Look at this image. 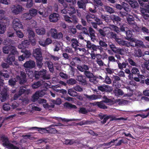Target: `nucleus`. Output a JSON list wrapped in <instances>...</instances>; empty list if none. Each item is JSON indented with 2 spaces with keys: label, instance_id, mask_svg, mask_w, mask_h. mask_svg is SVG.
<instances>
[{
  "label": "nucleus",
  "instance_id": "58",
  "mask_svg": "<svg viewBox=\"0 0 149 149\" xmlns=\"http://www.w3.org/2000/svg\"><path fill=\"white\" fill-rule=\"evenodd\" d=\"M108 45L112 51L114 53L117 48L114 44L111 42H109Z\"/></svg>",
  "mask_w": 149,
  "mask_h": 149
},
{
  "label": "nucleus",
  "instance_id": "43",
  "mask_svg": "<svg viewBox=\"0 0 149 149\" xmlns=\"http://www.w3.org/2000/svg\"><path fill=\"white\" fill-rule=\"evenodd\" d=\"M64 106L68 109H76L77 108L76 105H72L68 102H65L64 104Z\"/></svg>",
  "mask_w": 149,
  "mask_h": 149
},
{
  "label": "nucleus",
  "instance_id": "20",
  "mask_svg": "<svg viewBox=\"0 0 149 149\" xmlns=\"http://www.w3.org/2000/svg\"><path fill=\"white\" fill-rule=\"evenodd\" d=\"M24 88H25V87H21L19 89V91L17 94H20V95H22V94L25 93L27 95H28L30 93V90L29 89L26 90Z\"/></svg>",
  "mask_w": 149,
  "mask_h": 149
},
{
  "label": "nucleus",
  "instance_id": "9",
  "mask_svg": "<svg viewBox=\"0 0 149 149\" xmlns=\"http://www.w3.org/2000/svg\"><path fill=\"white\" fill-rule=\"evenodd\" d=\"M60 17L58 14L54 13L51 14L49 17V19L50 22L54 23L57 22L59 19Z\"/></svg>",
  "mask_w": 149,
  "mask_h": 149
},
{
  "label": "nucleus",
  "instance_id": "21",
  "mask_svg": "<svg viewBox=\"0 0 149 149\" xmlns=\"http://www.w3.org/2000/svg\"><path fill=\"white\" fill-rule=\"evenodd\" d=\"M94 105L97 106L98 107L102 109H107V107L104 105V103L102 102H94Z\"/></svg>",
  "mask_w": 149,
  "mask_h": 149
},
{
  "label": "nucleus",
  "instance_id": "63",
  "mask_svg": "<svg viewBox=\"0 0 149 149\" xmlns=\"http://www.w3.org/2000/svg\"><path fill=\"white\" fill-rule=\"evenodd\" d=\"M76 83V80L74 79H71L67 80V83L69 84L73 85L75 84Z\"/></svg>",
  "mask_w": 149,
  "mask_h": 149
},
{
  "label": "nucleus",
  "instance_id": "46",
  "mask_svg": "<svg viewBox=\"0 0 149 149\" xmlns=\"http://www.w3.org/2000/svg\"><path fill=\"white\" fill-rule=\"evenodd\" d=\"M134 56L136 57H140L142 55V53L140 49H138L137 50H135L134 53Z\"/></svg>",
  "mask_w": 149,
  "mask_h": 149
},
{
  "label": "nucleus",
  "instance_id": "32",
  "mask_svg": "<svg viewBox=\"0 0 149 149\" xmlns=\"http://www.w3.org/2000/svg\"><path fill=\"white\" fill-rule=\"evenodd\" d=\"M71 46L74 48L76 49L77 46H79V42L77 39L73 38L71 40Z\"/></svg>",
  "mask_w": 149,
  "mask_h": 149
},
{
  "label": "nucleus",
  "instance_id": "14",
  "mask_svg": "<svg viewBox=\"0 0 149 149\" xmlns=\"http://www.w3.org/2000/svg\"><path fill=\"white\" fill-rule=\"evenodd\" d=\"M89 35L92 41L94 42L96 40V37L95 35V31L91 27L89 28Z\"/></svg>",
  "mask_w": 149,
  "mask_h": 149
},
{
  "label": "nucleus",
  "instance_id": "3",
  "mask_svg": "<svg viewBox=\"0 0 149 149\" xmlns=\"http://www.w3.org/2000/svg\"><path fill=\"white\" fill-rule=\"evenodd\" d=\"M1 139L3 143V145L8 149H19L18 147L9 142L8 138L4 135L1 137Z\"/></svg>",
  "mask_w": 149,
  "mask_h": 149
},
{
  "label": "nucleus",
  "instance_id": "29",
  "mask_svg": "<svg viewBox=\"0 0 149 149\" xmlns=\"http://www.w3.org/2000/svg\"><path fill=\"white\" fill-rule=\"evenodd\" d=\"M127 21L128 24L130 25V26L135 23L134 21V18L132 16H130V17H128L127 18Z\"/></svg>",
  "mask_w": 149,
  "mask_h": 149
},
{
  "label": "nucleus",
  "instance_id": "25",
  "mask_svg": "<svg viewBox=\"0 0 149 149\" xmlns=\"http://www.w3.org/2000/svg\"><path fill=\"white\" fill-rule=\"evenodd\" d=\"M101 18L103 21L106 22H110L111 21V18L108 15L102 14L101 15Z\"/></svg>",
  "mask_w": 149,
  "mask_h": 149
},
{
  "label": "nucleus",
  "instance_id": "59",
  "mask_svg": "<svg viewBox=\"0 0 149 149\" xmlns=\"http://www.w3.org/2000/svg\"><path fill=\"white\" fill-rule=\"evenodd\" d=\"M72 60L74 61V63L77 66V65H79V64L81 63V62L80 58L77 57H76L73 58Z\"/></svg>",
  "mask_w": 149,
  "mask_h": 149
},
{
  "label": "nucleus",
  "instance_id": "37",
  "mask_svg": "<svg viewBox=\"0 0 149 149\" xmlns=\"http://www.w3.org/2000/svg\"><path fill=\"white\" fill-rule=\"evenodd\" d=\"M108 116L110 117V121H111L114 120H127V118H125L123 117H120L117 118L115 116H112L111 115H109Z\"/></svg>",
  "mask_w": 149,
  "mask_h": 149
},
{
  "label": "nucleus",
  "instance_id": "50",
  "mask_svg": "<svg viewBox=\"0 0 149 149\" xmlns=\"http://www.w3.org/2000/svg\"><path fill=\"white\" fill-rule=\"evenodd\" d=\"M29 12L32 17L36 16L38 13V10L35 8H31Z\"/></svg>",
  "mask_w": 149,
  "mask_h": 149
},
{
  "label": "nucleus",
  "instance_id": "64",
  "mask_svg": "<svg viewBox=\"0 0 149 149\" xmlns=\"http://www.w3.org/2000/svg\"><path fill=\"white\" fill-rule=\"evenodd\" d=\"M16 80L15 79H11L9 80V84L11 86H13L15 84Z\"/></svg>",
  "mask_w": 149,
  "mask_h": 149
},
{
  "label": "nucleus",
  "instance_id": "19",
  "mask_svg": "<svg viewBox=\"0 0 149 149\" xmlns=\"http://www.w3.org/2000/svg\"><path fill=\"white\" fill-rule=\"evenodd\" d=\"M112 20L114 23H116V24H120V22L121 19L118 16L114 15H111V20Z\"/></svg>",
  "mask_w": 149,
  "mask_h": 149
},
{
  "label": "nucleus",
  "instance_id": "44",
  "mask_svg": "<svg viewBox=\"0 0 149 149\" xmlns=\"http://www.w3.org/2000/svg\"><path fill=\"white\" fill-rule=\"evenodd\" d=\"M50 32L51 36L55 39L56 37V35L57 33V30L55 29H51L50 30Z\"/></svg>",
  "mask_w": 149,
  "mask_h": 149
},
{
  "label": "nucleus",
  "instance_id": "55",
  "mask_svg": "<svg viewBox=\"0 0 149 149\" xmlns=\"http://www.w3.org/2000/svg\"><path fill=\"white\" fill-rule=\"evenodd\" d=\"M10 46H5L3 48V53L8 54L9 53L10 50Z\"/></svg>",
  "mask_w": 149,
  "mask_h": 149
},
{
  "label": "nucleus",
  "instance_id": "40",
  "mask_svg": "<svg viewBox=\"0 0 149 149\" xmlns=\"http://www.w3.org/2000/svg\"><path fill=\"white\" fill-rule=\"evenodd\" d=\"M36 31L37 34L40 35H44L46 32L45 29L43 28L36 29Z\"/></svg>",
  "mask_w": 149,
  "mask_h": 149
},
{
  "label": "nucleus",
  "instance_id": "45",
  "mask_svg": "<svg viewBox=\"0 0 149 149\" xmlns=\"http://www.w3.org/2000/svg\"><path fill=\"white\" fill-rule=\"evenodd\" d=\"M27 31L29 33V40L31 41L32 38H33L35 36V33L31 29H29Z\"/></svg>",
  "mask_w": 149,
  "mask_h": 149
},
{
  "label": "nucleus",
  "instance_id": "48",
  "mask_svg": "<svg viewBox=\"0 0 149 149\" xmlns=\"http://www.w3.org/2000/svg\"><path fill=\"white\" fill-rule=\"evenodd\" d=\"M42 83L41 81H38L34 83L32 85V88L33 89H36L38 88L39 87L41 86Z\"/></svg>",
  "mask_w": 149,
  "mask_h": 149
},
{
  "label": "nucleus",
  "instance_id": "6",
  "mask_svg": "<svg viewBox=\"0 0 149 149\" xmlns=\"http://www.w3.org/2000/svg\"><path fill=\"white\" fill-rule=\"evenodd\" d=\"M64 20L68 23H76L77 22V18L75 15H73L71 17L68 15L64 16Z\"/></svg>",
  "mask_w": 149,
  "mask_h": 149
},
{
  "label": "nucleus",
  "instance_id": "1",
  "mask_svg": "<svg viewBox=\"0 0 149 149\" xmlns=\"http://www.w3.org/2000/svg\"><path fill=\"white\" fill-rule=\"evenodd\" d=\"M86 41V47L87 49H93L96 52L97 50L100 51V53L104 52V49L102 47L105 48L107 47L108 45L107 44L102 40L99 41V45H96L94 44H92L90 41L89 40H85Z\"/></svg>",
  "mask_w": 149,
  "mask_h": 149
},
{
  "label": "nucleus",
  "instance_id": "8",
  "mask_svg": "<svg viewBox=\"0 0 149 149\" xmlns=\"http://www.w3.org/2000/svg\"><path fill=\"white\" fill-rule=\"evenodd\" d=\"M78 75L77 76V80L79 82L85 84L86 83V80L85 78L86 77L88 78H91L94 75Z\"/></svg>",
  "mask_w": 149,
  "mask_h": 149
},
{
  "label": "nucleus",
  "instance_id": "22",
  "mask_svg": "<svg viewBox=\"0 0 149 149\" xmlns=\"http://www.w3.org/2000/svg\"><path fill=\"white\" fill-rule=\"evenodd\" d=\"M21 76L20 77L19 75H17L16 78L19 79V83L21 84L26 82V75H21Z\"/></svg>",
  "mask_w": 149,
  "mask_h": 149
},
{
  "label": "nucleus",
  "instance_id": "27",
  "mask_svg": "<svg viewBox=\"0 0 149 149\" xmlns=\"http://www.w3.org/2000/svg\"><path fill=\"white\" fill-rule=\"evenodd\" d=\"M3 44L5 46H10L12 45H14L15 44V42L9 40L8 38H6L4 40Z\"/></svg>",
  "mask_w": 149,
  "mask_h": 149
},
{
  "label": "nucleus",
  "instance_id": "57",
  "mask_svg": "<svg viewBox=\"0 0 149 149\" xmlns=\"http://www.w3.org/2000/svg\"><path fill=\"white\" fill-rule=\"evenodd\" d=\"M45 93L46 91L44 90H41L40 91H38L36 92L35 94L40 95V97H42L45 94Z\"/></svg>",
  "mask_w": 149,
  "mask_h": 149
},
{
  "label": "nucleus",
  "instance_id": "61",
  "mask_svg": "<svg viewBox=\"0 0 149 149\" xmlns=\"http://www.w3.org/2000/svg\"><path fill=\"white\" fill-rule=\"evenodd\" d=\"M126 37L125 39L126 40H129L132 37V33L131 31L128 30L126 32Z\"/></svg>",
  "mask_w": 149,
  "mask_h": 149
},
{
  "label": "nucleus",
  "instance_id": "49",
  "mask_svg": "<svg viewBox=\"0 0 149 149\" xmlns=\"http://www.w3.org/2000/svg\"><path fill=\"white\" fill-rule=\"evenodd\" d=\"M96 9L97 7L96 6L93 4H91L89 8V10L92 13H95L97 11Z\"/></svg>",
  "mask_w": 149,
  "mask_h": 149
},
{
  "label": "nucleus",
  "instance_id": "23",
  "mask_svg": "<svg viewBox=\"0 0 149 149\" xmlns=\"http://www.w3.org/2000/svg\"><path fill=\"white\" fill-rule=\"evenodd\" d=\"M106 28L109 29L111 30H113L117 33H119L120 31L118 27L113 24L110 25L109 27H105L103 29H105Z\"/></svg>",
  "mask_w": 149,
  "mask_h": 149
},
{
  "label": "nucleus",
  "instance_id": "24",
  "mask_svg": "<svg viewBox=\"0 0 149 149\" xmlns=\"http://www.w3.org/2000/svg\"><path fill=\"white\" fill-rule=\"evenodd\" d=\"M10 53L9 54H11L14 56L15 55H18V52L16 48L13 45L10 46Z\"/></svg>",
  "mask_w": 149,
  "mask_h": 149
},
{
  "label": "nucleus",
  "instance_id": "35",
  "mask_svg": "<svg viewBox=\"0 0 149 149\" xmlns=\"http://www.w3.org/2000/svg\"><path fill=\"white\" fill-rule=\"evenodd\" d=\"M104 8L106 12L110 14L113 13L115 12L114 9L109 6H104Z\"/></svg>",
  "mask_w": 149,
  "mask_h": 149
},
{
  "label": "nucleus",
  "instance_id": "30",
  "mask_svg": "<svg viewBox=\"0 0 149 149\" xmlns=\"http://www.w3.org/2000/svg\"><path fill=\"white\" fill-rule=\"evenodd\" d=\"M117 63L118 64V68L120 70H123L124 68H126L127 65L128 64V63H126L124 62L121 63L119 60L117 61Z\"/></svg>",
  "mask_w": 149,
  "mask_h": 149
},
{
  "label": "nucleus",
  "instance_id": "31",
  "mask_svg": "<svg viewBox=\"0 0 149 149\" xmlns=\"http://www.w3.org/2000/svg\"><path fill=\"white\" fill-rule=\"evenodd\" d=\"M85 97L87 99L90 101L92 100H95L98 99L97 95L94 94H92L91 95H88L86 94L85 95Z\"/></svg>",
  "mask_w": 149,
  "mask_h": 149
},
{
  "label": "nucleus",
  "instance_id": "52",
  "mask_svg": "<svg viewBox=\"0 0 149 149\" xmlns=\"http://www.w3.org/2000/svg\"><path fill=\"white\" fill-rule=\"evenodd\" d=\"M138 77L134 78V80L136 81H142V82L144 83V80H142V79H144L145 78V76H144V75H138Z\"/></svg>",
  "mask_w": 149,
  "mask_h": 149
},
{
  "label": "nucleus",
  "instance_id": "42",
  "mask_svg": "<svg viewBox=\"0 0 149 149\" xmlns=\"http://www.w3.org/2000/svg\"><path fill=\"white\" fill-rule=\"evenodd\" d=\"M9 77V75H0V91L1 88L3 87V85L4 84L3 82V80L2 79V78H8Z\"/></svg>",
  "mask_w": 149,
  "mask_h": 149
},
{
  "label": "nucleus",
  "instance_id": "41",
  "mask_svg": "<svg viewBox=\"0 0 149 149\" xmlns=\"http://www.w3.org/2000/svg\"><path fill=\"white\" fill-rule=\"evenodd\" d=\"M67 10L68 11V13L70 16H71L72 14H75L76 12L74 8L72 7H67Z\"/></svg>",
  "mask_w": 149,
  "mask_h": 149
},
{
  "label": "nucleus",
  "instance_id": "15",
  "mask_svg": "<svg viewBox=\"0 0 149 149\" xmlns=\"http://www.w3.org/2000/svg\"><path fill=\"white\" fill-rule=\"evenodd\" d=\"M24 66L25 67L32 68L35 66V62L32 60H29L26 61L24 64Z\"/></svg>",
  "mask_w": 149,
  "mask_h": 149
},
{
  "label": "nucleus",
  "instance_id": "26",
  "mask_svg": "<svg viewBox=\"0 0 149 149\" xmlns=\"http://www.w3.org/2000/svg\"><path fill=\"white\" fill-rule=\"evenodd\" d=\"M80 1H79L77 2V3L78 6L79 8H82L83 10H85L86 7L85 4L87 3H85L84 1L85 0H80Z\"/></svg>",
  "mask_w": 149,
  "mask_h": 149
},
{
  "label": "nucleus",
  "instance_id": "36",
  "mask_svg": "<svg viewBox=\"0 0 149 149\" xmlns=\"http://www.w3.org/2000/svg\"><path fill=\"white\" fill-rule=\"evenodd\" d=\"M46 64L47 65L49 71L52 72L54 71L53 63L50 61H47L46 62Z\"/></svg>",
  "mask_w": 149,
  "mask_h": 149
},
{
  "label": "nucleus",
  "instance_id": "11",
  "mask_svg": "<svg viewBox=\"0 0 149 149\" xmlns=\"http://www.w3.org/2000/svg\"><path fill=\"white\" fill-rule=\"evenodd\" d=\"M7 22V19L3 18L0 21V34H3L5 32L6 27V25L5 24Z\"/></svg>",
  "mask_w": 149,
  "mask_h": 149
},
{
  "label": "nucleus",
  "instance_id": "18",
  "mask_svg": "<svg viewBox=\"0 0 149 149\" xmlns=\"http://www.w3.org/2000/svg\"><path fill=\"white\" fill-rule=\"evenodd\" d=\"M142 41L138 40H136L135 44L132 42H130V48L131 49V50H133L134 49V47L139 46L142 44Z\"/></svg>",
  "mask_w": 149,
  "mask_h": 149
},
{
  "label": "nucleus",
  "instance_id": "54",
  "mask_svg": "<svg viewBox=\"0 0 149 149\" xmlns=\"http://www.w3.org/2000/svg\"><path fill=\"white\" fill-rule=\"evenodd\" d=\"M131 27L132 28L133 31L136 32H139L140 31L141 27H139L137 25V24L135 23Z\"/></svg>",
  "mask_w": 149,
  "mask_h": 149
},
{
  "label": "nucleus",
  "instance_id": "7",
  "mask_svg": "<svg viewBox=\"0 0 149 149\" xmlns=\"http://www.w3.org/2000/svg\"><path fill=\"white\" fill-rule=\"evenodd\" d=\"M11 10L12 13L17 15L22 11V7L19 5H14L11 7Z\"/></svg>",
  "mask_w": 149,
  "mask_h": 149
},
{
  "label": "nucleus",
  "instance_id": "34",
  "mask_svg": "<svg viewBox=\"0 0 149 149\" xmlns=\"http://www.w3.org/2000/svg\"><path fill=\"white\" fill-rule=\"evenodd\" d=\"M108 38L110 39H113L116 41L118 39L116 34L114 32H111L109 33L108 34Z\"/></svg>",
  "mask_w": 149,
  "mask_h": 149
},
{
  "label": "nucleus",
  "instance_id": "56",
  "mask_svg": "<svg viewBox=\"0 0 149 149\" xmlns=\"http://www.w3.org/2000/svg\"><path fill=\"white\" fill-rule=\"evenodd\" d=\"M61 120L62 121L66 122L72 121H80L81 120V119H68L65 118H61Z\"/></svg>",
  "mask_w": 149,
  "mask_h": 149
},
{
  "label": "nucleus",
  "instance_id": "39",
  "mask_svg": "<svg viewBox=\"0 0 149 149\" xmlns=\"http://www.w3.org/2000/svg\"><path fill=\"white\" fill-rule=\"evenodd\" d=\"M113 91V93H114L115 95L117 96L122 95H123V91L121 89L118 88L115 89Z\"/></svg>",
  "mask_w": 149,
  "mask_h": 149
},
{
  "label": "nucleus",
  "instance_id": "13",
  "mask_svg": "<svg viewBox=\"0 0 149 149\" xmlns=\"http://www.w3.org/2000/svg\"><path fill=\"white\" fill-rule=\"evenodd\" d=\"M116 41L120 46H126L130 48V42L126 40L121 39L118 38Z\"/></svg>",
  "mask_w": 149,
  "mask_h": 149
},
{
  "label": "nucleus",
  "instance_id": "17",
  "mask_svg": "<svg viewBox=\"0 0 149 149\" xmlns=\"http://www.w3.org/2000/svg\"><path fill=\"white\" fill-rule=\"evenodd\" d=\"M29 45V41L28 40H25L22 41L21 43L18 46L19 49H22L28 47Z\"/></svg>",
  "mask_w": 149,
  "mask_h": 149
},
{
  "label": "nucleus",
  "instance_id": "16",
  "mask_svg": "<svg viewBox=\"0 0 149 149\" xmlns=\"http://www.w3.org/2000/svg\"><path fill=\"white\" fill-rule=\"evenodd\" d=\"M15 56L11 54H9L7 58L6 61L8 64L10 65H12L13 62L15 61Z\"/></svg>",
  "mask_w": 149,
  "mask_h": 149
},
{
  "label": "nucleus",
  "instance_id": "2",
  "mask_svg": "<svg viewBox=\"0 0 149 149\" xmlns=\"http://www.w3.org/2000/svg\"><path fill=\"white\" fill-rule=\"evenodd\" d=\"M58 125H51L49 127L46 128H39L36 127H29L28 129L29 130H37L38 131L43 132L45 133H48L51 134H56L57 133V130L54 128L55 126H57Z\"/></svg>",
  "mask_w": 149,
  "mask_h": 149
},
{
  "label": "nucleus",
  "instance_id": "33",
  "mask_svg": "<svg viewBox=\"0 0 149 149\" xmlns=\"http://www.w3.org/2000/svg\"><path fill=\"white\" fill-rule=\"evenodd\" d=\"M131 7L133 8H137L139 7V4L136 1H133L131 0H129L128 1Z\"/></svg>",
  "mask_w": 149,
  "mask_h": 149
},
{
  "label": "nucleus",
  "instance_id": "5",
  "mask_svg": "<svg viewBox=\"0 0 149 149\" xmlns=\"http://www.w3.org/2000/svg\"><path fill=\"white\" fill-rule=\"evenodd\" d=\"M21 52L23 53V54L22 55L18 56V57L19 61H23L25 58L29 57L31 55L30 52L28 50L22 49L21 50Z\"/></svg>",
  "mask_w": 149,
  "mask_h": 149
},
{
  "label": "nucleus",
  "instance_id": "12",
  "mask_svg": "<svg viewBox=\"0 0 149 149\" xmlns=\"http://www.w3.org/2000/svg\"><path fill=\"white\" fill-rule=\"evenodd\" d=\"M8 95L7 92V89L4 88L2 91L1 92V102H3L6 100V99L8 97Z\"/></svg>",
  "mask_w": 149,
  "mask_h": 149
},
{
  "label": "nucleus",
  "instance_id": "4",
  "mask_svg": "<svg viewBox=\"0 0 149 149\" xmlns=\"http://www.w3.org/2000/svg\"><path fill=\"white\" fill-rule=\"evenodd\" d=\"M13 26L15 31H17L18 29H22L23 27L22 24L20 22L19 20L17 18L14 19L13 22Z\"/></svg>",
  "mask_w": 149,
  "mask_h": 149
},
{
  "label": "nucleus",
  "instance_id": "28",
  "mask_svg": "<svg viewBox=\"0 0 149 149\" xmlns=\"http://www.w3.org/2000/svg\"><path fill=\"white\" fill-rule=\"evenodd\" d=\"M96 17L94 15L90 13L86 15V19L88 22L89 23L90 22L92 21L93 20H95Z\"/></svg>",
  "mask_w": 149,
  "mask_h": 149
},
{
  "label": "nucleus",
  "instance_id": "47",
  "mask_svg": "<svg viewBox=\"0 0 149 149\" xmlns=\"http://www.w3.org/2000/svg\"><path fill=\"white\" fill-rule=\"evenodd\" d=\"M36 64L38 67L40 68L43 65V63L42 61L43 60L42 58L36 59Z\"/></svg>",
  "mask_w": 149,
  "mask_h": 149
},
{
  "label": "nucleus",
  "instance_id": "53",
  "mask_svg": "<svg viewBox=\"0 0 149 149\" xmlns=\"http://www.w3.org/2000/svg\"><path fill=\"white\" fill-rule=\"evenodd\" d=\"M115 53H118L119 54L123 55L124 54L125 52L124 49L123 48H117L114 52Z\"/></svg>",
  "mask_w": 149,
  "mask_h": 149
},
{
  "label": "nucleus",
  "instance_id": "38",
  "mask_svg": "<svg viewBox=\"0 0 149 149\" xmlns=\"http://www.w3.org/2000/svg\"><path fill=\"white\" fill-rule=\"evenodd\" d=\"M83 66L85 74H92L91 72L89 71V68L87 65L84 64L83 65Z\"/></svg>",
  "mask_w": 149,
  "mask_h": 149
},
{
  "label": "nucleus",
  "instance_id": "10",
  "mask_svg": "<svg viewBox=\"0 0 149 149\" xmlns=\"http://www.w3.org/2000/svg\"><path fill=\"white\" fill-rule=\"evenodd\" d=\"M33 56L36 59L42 58V54L40 48H37L33 49Z\"/></svg>",
  "mask_w": 149,
  "mask_h": 149
},
{
  "label": "nucleus",
  "instance_id": "51",
  "mask_svg": "<svg viewBox=\"0 0 149 149\" xmlns=\"http://www.w3.org/2000/svg\"><path fill=\"white\" fill-rule=\"evenodd\" d=\"M23 17L24 19L29 20L32 19V17L29 13H26L23 15Z\"/></svg>",
  "mask_w": 149,
  "mask_h": 149
},
{
  "label": "nucleus",
  "instance_id": "62",
  "mask_svg": "<svg viewBox=\"0 0 149 149\" xmlns=\"http://www.w3.org/2000/svg\"><path fill=\"white\" fill-rule=\"evenodd\" d=\"M140 31H141L142 32L144 33L148 34L149 33V29H147L146 27L143 26L141 27Z\"/></svg>",
  "mask_w": 149,
  "mask_h": 149
},
{
  "label": "nucleus",
  "instance_id": "60",
  "mask_svg": "<svg viewBox=\"0 0 149 149\" xmlns=\"http://www.w3.org/2000/svg\"><path fill=\"white\" fill-rule=\"evenodd\" d=\"M2 109L3 110L6 111L10 110V107L9 104L6 103L4 104L2 106Z\"/></svg>",
  "mask_w": 149,
  "mask_h": 149
}]
</instances>
